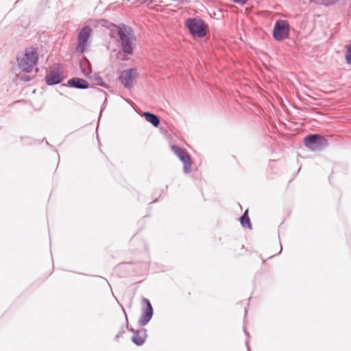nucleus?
<instances>
[{
	"mask_svg": "<svg viewBox=\"0 0 351 351\" xmlns=\"http://www.w3.org/2000/svg\"><path fill=\"white\" fill-rule=\"evenodd\" d=\"M38 58V53L36 48L26 49L25 53L22 56L17 58L18 65L23 71L29 73L36 66Z\"/></svg>",
	"mask_w": 351,
	"mask_h": 351,
	"instance_id": "f257e3e1",
	"label": "nucleus"
},
{
	"mask_svg": "<svg viewBox=\"0 0 351 351\" xmlns=\"http://www.w3.org/2000/svg\"><path fill=\"white\" fill-rule=\"evenodd\" d=\"M114 28L120 38L123 51L128 55L132 54L133 52V48L131 43L133 38L132 29L123 24L121 25H114Z\"/></svg>",
	"mask_w": 351,
	"mask_h": 351,
	"instance_id": "f03ea898",
	"label": "nucleus"
},
{
	"mask_svg": "<svg viewBox=\"0 0 351 351\" xmlns=\"http://www.w3.org/2000/svg\"><path fill=\"white\" fill-rule=\"evenodd\" d=\"M186 25L194 37L202 38L206 36V25L202 19H189L186 22Z\"/></svg>",
	"mask_w": 351,
	"mask_h": 351,
	"instance_id": "7ed1b4c3",
	"label": "nucleus"
},
{
	"mask_svg": "<svg viewBox=\"0 0 351 351\" xmlns=\"http://www.w3.org/2000/svg\"><path fill=\"white\" fill-rule=\"evenodd\" d=\"M142 309L141 315L138 320V324L140 326H146L152 319L154 315V308L150 301L145 298L141 299Z\"/></svg>",
	"mask_w": 351,
	"mask_h": 351,
	"instance_id": "20e7f679",
	"label": "nucleus"
},
{
	"mask_svg": "<svg viewBox=\"0 0 351 351\" xmlns=\"http://www.w3.org/2000/svg\"><path fill=\"white\" fill-rule=\"evenodd\" d=\"M306 147L313 151L322 149L326 144L327 141L319 134H310L304 139Z\"/></svg>",
	"mask_w": 351,
	"mask_h": 351,
	"instance_id": "39448f33",
	"label": "nucleus"
},
{
	"mask_svg": "<svg viewBox=\"0 0 351 351\" xmlns=\"http://www.w3.org/2000/svg\"><path fill=\"white\" fill-rule=\"evenodd\" d=\"M289 34V25L286 21L279 19L274 25L273 36L278 40L281 41L286 39Z\"/></svg>",
	"mask_w": 351,
	"mask_h": 351,
	"instance_id": "423d86ee",
	"label": "nucleus"
},
{
	"mask_svg": "<svg viewBox=\"0 0 351 351\" xmlns=\"http://www.w3.org/2000/svg\"><path fill=\"white\" fill-rule=\"evenodd\" d=\"M91 28L86 25L82 28L77 36V45L75 51L78 53H83L88 45V42L91 34Z\"/></svg>",
	"mask_w": 351,
	"mask_h": 351,
	"instance_id": "0eeeda50",
	"label": "nucleus"
},
{
	"mask_svg": "<svg viewBox=\"0 0 351 351\" xmlns=\"http://www.w3.org/2000/svg\"><path fill=\"white\" fill-rule=\"evenodd\" d=\"M137 71L134 68L123 70L121 72L119 80L126 88H131L137 77Z\"/></svg>",
	"mask_w": 351,
	"mask_h": 351,
	"instance_id": "6e6552de",
	"label": "nucleus"
},
{
	"mask_svg": "<svg viewBox=\"0 0 351 351\" xmlns=\"http://www.w3.org/2000/svg\"><path fill=\"white\" fill-rule=\"evenodd\" d=\"M171 149L178 158L183 162V171L185 173H189L191 171V160L189 154L182 148L178 145H172Z\"/></svg>",
	"mask_w": 351,
	"mask_h": 351,
	"instance_id": "1a4fd4ad",
	"label": "nucleus"
},
{
	"mask_svg": "<svg viewBox=\"0 0 351 351\" xmlns=\"http://www.w3.org/2000/svg\"><path fill=\"white\" fill-rule=\"evenodd\" d=\"M147 337V330L144 328L137 329L132 337V341L136 346H141L145 342Z\"/></svg>",
	"mask_w": 351,
	"mask_h": 351,
	"instance_id": "9d476101",
	"label": "nucleus"
},
{
	"mask_svg": "<svg viewBox=\"0 0 351 351\" xmlns=\"http://www.w3.org/2000/svg\"><path fill=\"white\" fill-rule=\"evenodd\" d=\"M62 80V76L58 71L51 70L45 76V80L48 85L60 84Z\"/></svg>",
	"mask_w": 351,
	"mask_h": 351,
	"instance_id": "9b49d317",
	"label": "nucleus"
},
{
	"mask_svg": "<svg viewBox=\"0 0 351 351\" xmlns=\"http://www.w3.org/2000/svg\"><path fill=\"white\" fill-rule=\"evenodd\" d=\"M68 85L79 89H86L88 88V83L86 80L79 78L73 77L68 81Z\"/></svg>",
	"mask_w": 351,
	"mask_h": 351,
	"instance_id": "f8f14e48",
	"label": "nucleus"
},
{
	"mask_svg": "<svg viewBox=\"0 0 351 351\" xmlns=\"http://www.w3.org/2000/svg\"><path fill=\"white\" fill-rule=\"evenodd\" d=\"M233 248L235 256L245 255L249 251L248 247H245L243 243H234Z\"/></svg>",
	"mask_w": 351,
	"mask_h": 351,
	"instance_id": "ddd939ff",
	"label": "nucleus"
},
{
	"mask_svg": "<svg viewBox=\"0 0 351 351\" xmlns=\"http://www.w3.org/2000/svg\"><path fill=\"white\" fill-rule=\"evenodd\" d=\"M143 117L148 122L151 123L153 126L157 128L160 124V119L156 114L145 112L143 113Z\"/></svg>",
	"mask_w": 351,
	"mask_h": 351,
	"instance_id": "4468645a",
	"label": "nucleus"
},
{
	"mask_svg": "<svg viewBox=\"0 0 351 351\" xmlns=\"http://www.w3.org/2000/svg\"><path fill=\"white\" fill-rule=\"evenodd\" d=\"M271 245L269 247L271 248V252L268 256V258H272L276 255H278L281 253L282 250V243H271Z\"/></svg>",
	"mask_w": 351,
	"mask_h": 351,
	"instance_id": "2eb2a0df",
	"label": "nucleus"
},
{
	"mask_svg": "<svg viewBox=\"0 0 351 351\" xmlns=\"http://www.w3.org/2000/svg\"><path fill=\"white\" fill-rule=\"evenodd\" d=\"M241 225L243 228L252 229V223L248 216V210H246L239 219Z\"/></svg>",
	"mask_w": 351,
	"mask_h": 351,
	"instance_id": "dca6fc26",
	"label": "nucleus"
},
{
	"mask_svg": "<svg viewBox=\"0 0 351 351\" xmlns=\"http://www.w3.org/2000/svg\"><path fill=\"white\" fill-rule=\"evenodd\" d=\"M94 80L97 85L100 86L101 87H104V88L108 87V86L106 84V83L103 81V79L101 76L95 75L94 77Z\"/></svg>",
	"mask_w": 351,
	"mask_h": 351,
	"instance_id": "f3484780",
	"label": "nucleus"
},
{
	"mask_svg": "<svg viewBox=\"0 0 351 351\" xmlns=\"http://www.w3.org/2000/svg\"><path fill=\"white\" fill-rule=\"evenodd\" d=\"M125 332V326H121L120 327L119 331L118 334L114 337V340L116 341H118L119 338L122 337V335Z\"/></svg>",
	"mask_w": 351,
	"mask_h": 351,
	"instance_id": "a211bd4d",
	"label": "nucleus"
},
{
	"mask_svg": "<svg viewBox=\"0 0 351 351\" xmlns=\"http://www.w3.org/2000/svg\"><path fill=\"white\" fill-rule=\"evenodd\" d=\"M346 59L348 64H351V45L347 50Z\"/></svg>",
	"mask_w": 351,
	"mask_h": 351,
	"instance_id": "6ab92c4d",
	"label": "nucleus"
},
{
	"mask_svg": "<svg viewBox=\"0 0 351 351\" xmlns=\"http://www.w3.org/2000/svg\"><path fill=\"white\" fill-rule=\"evenodd\" d=\"M339 0H320L321 4H324L326 5L334 4L337 2Z\"/></svg>",
	"mask_w": 351,
	"mask_h": 351,
	"instance_id": "aec40b11",
	"label": "nucleus"
},
{
	"mask_svg": "<svg viewBox=\"0 0 351 351\" xmlns=\"http://www.w3.org/2000/svg\"><path fill=\"white\" fill-rule=\"evenodd\" d=\"M125 322H126V324H125V328H127V330H128L129 331L133 332V335L135 333V330L132 327H130L129 324H128V317H127V315L126 313H125Z\"/></svg>",
	"mask_w": 351,
	"mask_h": 351,
	"instance_id": "412c9836",
	"label": "nucleus"
},
{
	"mask_svg": "<svg viewBox=\"0 0 351 351\" xmlns=\"http://www.w3.org/2000/svg\"><path fill=\"white\" fill-rule=\"evenodd\" d=\"M243 331H244V333L247 337V339L245 341V345H246V347H247V349L248 351H250V347H249V337H250V335L248 333V332L246 330L245 328H243Z\"/></svg>",
	"mask_w": 351,
	"mask_h": 351,
	"instance_id": "4be33fe9",
	"label": "nucleus"
},
{
	"mask_svg": "<svg viewBox=\"0 0 351 351\" xmlns=\"http://www.w3.org/2000/svg\"><path fill=\"white\" fill-rule=\"evenodd\" d=\"M233 1L236 3L243 5L248 1V0H233Z\"/></svg>",
	"mask_w": 351,
	"mask_h": 351,
	"instance_id": "5701e85b",
	"label": "nucleus"
},
{
	"mask_svg": "<svg viewBox=\"0 0 351 351\" xmlns=\"http://www.w3.org/2000/svg\"><path fill=\"white\" fill-rule=\"evenodd\" d=\"M21 80L23 82H29L31 80V78L28 75H23L21 77Z\"/></svg>",
	"mask_w": 351,
	"mask_h": 351,
	"instance_id": "b1692460",
	"label": "nucleus"
},
{
	"mask_svg": "<svg viewBox=\"0 0 351 351\" xmlns=\"http://www.w3.org/2000/svg\"><path fill=\"white\" fill-rule=\"evenodd\" d=\"M311 2H314L316 3H320V0H309Z\"/></svg>",
	"mask_w": 351,
	"mask_h": 351,
	"instance_id": "393cba45",
	"label": "nucleus"
},
{
	"mask_svg": "<svg viewBox=\"0 0 351 351\" xmlns=\"http://www.w3.org/2000/svg\"><path fill=\"white\" fill-rule=\"evenodd\" d=\"M247 308H245V316H246V315H247Z\"/></svg>",
	"mask_w": 351,
	"mask_h": 351,
	"instance_id": "a878e982",
	"label": "nucleus"
}]
</instances>
